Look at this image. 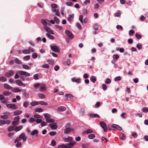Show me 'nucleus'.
I'll use <instances>...</instances> for the list:
<instances>
[{"label": "nucleus", "mask_w": 148, "mask_h": 148, "mask_svg": "<svg viewBox=\"0 0 148 148\" xmlns=\"http://www.w3.org/2000/svg\"><path fill=\"white\" fill-rule=\"evenodd\" d=\"M22 112V110H16L14 112V114L15 115H19L21 114Z\"/></svg>", "instance_id": "18"}, {"label": "nucleus", "mask_w": 148, "mask_h": 148, "mask_svg": "<svg viewBox=\"0 0 148 148\" xmlns=\"http://www.w3.org/2000/svg\"><path fill=\"white\" fill-rule=\"evenodd\" d=\"M6 107L8 108H10L13 110H16L18 108L15 104L13 103L8 104L6 105Z\"/></svg>", "instance_id": "3"}, {"label": "nucleus", "mask_w": 148, "mask_h": 148, "mask_svg": "<svg viewBox=\"0 0 148 148\" xmlns=\"http://www.w3.org/2000/svg\"><path fill=\"white\" fill-rule=\"evenodd\" d=\"M14 92H19L21 91V90L19 89L18 88H16L14 89Z\"/></svg>", "instance_id": "48"}, {"label": "nucleus", "mask_w": 148, "mask_h": 148, "mask_svg": "<svg viewBox=\"0 0 148 148\" xmlns=\"http://www.w3.org/2000/svg\"><path fill=\"white\" fill-rule=\"evenodd\" d=\"M76 142L75 141L73 142H71L68 144H67L68 147L69 148H71V147L74 146L76 144Z\"/></svg>", "instance_id": "11"}, {"label": "nucleus", "mask_w": 148, "mask_h": 148, "mask_svg": "<svg viewBox=\"0 0 148 148\" xmlns=\"http://www.w3.org/2000/svg\"><path fill=\"white\" fill-rule=\"evenodd\" d=\"M142 110L144 112H148V108L146 107H144L142 109Z\"/></svg>", "instance_id": "51"}, {"label": "nucleus", "mask_w": 148, "mask_h": 148, "mask_svg": "<svg viewBox=\"0 0 148 148\" xmlns=\"http://www.w3.org/2000/svg\"><path fill=\"white\" fill-rule=\"evenodd\" d=\"M44 115L45 117V118L46 120L50 118V117L49 114L47 113H45L44 114Z\"/></svg>", "instance_id": "33"}, {"label": "nucleus", "mask_w": 148, "mask_h": 148, "mask_svg": "<svg viewBox=\"0 0 148 148\" xmlns=\"http://www.w3.org/2000/svg\"><path fill=\"white\" fill-rule=\"evenodd\" d=\"M135 36L138 39H140L142 38V37L141 35L138 34V33L136 34Z\"/></svg>", "instance_id": "43"}, {"label": "nucleus", "mask_w": 148, "mask_h": 148, "mask_svg": "<svg viewBox=\"0 0 148 148\" xmlns=\"http://www.w3.org/2000/svg\"><path fill=\"white\" fill-rule=\"evenodd\" d=\"M137 47L139 50H140L142 48V46L140 44L138 43L137 45Z\"/></svg>", "instance_id": "64"}, {"label": "nucleus", "mask_w": 148, "mask_h": 148, "mask_svg": "<svg viewBox=\"0 0 148 148\" xmlns=\"http://www.w3.org/2000/svg\"><path fill=\"white\" fill-rule=\"evenodd\" d=\"M73 138L69 136L68 138H65L64 139V141L66 142H70L72 141Z\"/></svg>", "instance_id": "12"}, {"label": "nucleus", "mask_w": 148, "mask_h": 148, "mask_svg": "<svg viewBox=\"0 0 148 148\" xmlns=\"http://www.w3.org/2000/svg\"><path fill=\"white\" fill-rule=\"evenodd\" d=\"M54 20L55 22V21L57 24H59L60 22V20L59 19L56 17H54Z\"/></svg>", "instance_id": "35"}, {"label": "nucleus", "mask_w": 148, "mask_h": 148, "mask_svg": "<svg viewBox=\"0 0 148 148\" xmlns=\"http://www.w3.org/2000/svg\"><path fill=\"white\" fill-rule=\"evenodd\" d=\"M18 73L20 75H24L25 77L29 76L30 74L28 73L22 71H19L18 72Z\"/></svg>", "instance_id": "4"}, {"label": "nucleus", "mask_w": 148, "mask_h": 148, "mask_svg": "<svg viewBox=\"0 0 148 148\" xmlns=\"http://www.w3.org/2000/svg\"><path fill=\"white\" fill-rule=\"evenodd\" d=\"M46 87L45 86V85H42L41 84L40 86V92H42L43 91H45L46 90Z\"/></svg>", "instance_id": "9"}, {"label": "nucleus", "mask_w": 148, "mask_h": 148, "mask_svg": "<svg viewBox=\"0 0 148 148\" xmlns=\"http://www.w3.org/2000/svg\"><path fill=\"white\" fill-rule=\"evenodd\" d=\"M71 80L73 82H76L77 83H80L81 82V79L79 78L76 79V78L74 77L71 78Z\"/></svg>", "instance_id": "8"}, {"label": "nucleus", "mask_w": 148, "mask_h": 148, "mask_svg": "<svg viewBox=\"0 0 148 148\" xmlns=\"http://www.w3.org/2000/svg\"><path fill=\"white\" fill-rule=\"evenodd\" d=\"M50 47L51 50L55 52H60V48L59 47L57 46H51Z\"/></svg>", "instance_id": "1"}, {"label": "nucleus", "mask_w": 148, "mask_h": 148, "mask_svg": "<svg viewBox=\"0 0 148 148\" xmlns=\"http://www.w3.org/2000/svg\"><path fill=\"white\" fill-rule=\"evenodd\" d=\"M113 59L117 60L119 58V56L117 54L114 55L113 56Z\"/></svg>", "instance_id": "41"}, {"label": "nucleus", "mask_w": 148, "mask_h": 148, "mask_svg": "<svg viewBox=\"0 0 148 148\" xmlns=\"http://www.w3.org/2000/svg\"><path fill=\"white\" fill-rule=\"evenodd\" d=\"M46 36H47L49 38L53 40V39L54 38V37L53 36L51 35L48 33H47L46 34Z\"/></svg>", "instance_id": "26"}, {"label": "nucleus", "mask_w": 148, "mask_h": 148, "mask_svg": "<svg viewBox=\"0 0 148 148\" xmlns=\"http://www.w3.org/2000/svg\"><path fill=\"white\" fill-rule=\"evenodd\" d=\"M100 5L98 3L95 4L94 5V8L95 9L97 10L99 8Z\"/></svg>", "instance_id": "34"}, {"label": "nucleus", "mask_w": 148, "mask_h": 148, "mask_svg": "<svg viewBox=\"0 0 148 148\" xmlns=\"http://www.w3.org/2000/svg\"><path fill=\"white\" fill-rule=\"evenodd\" d=\"M47 61L49 64L52 65L54 63V61L52 59H48Z\"/></svg>", "instance_id": "39"}, {"label": "nucleus", "mask_w": 148, "mask_h": 148, "mask_svg": "<svg viewBox=\"0 0 148 148\" xmlns=\"http://www.w3.org/2000/svg\"><path fill=\"white\" fill-rule=\"evenodd\" d=\"M126 138L125 135L123 133H121V139L122 140H124Z\"/></svg>", "instance_id": "36"}, {"label": "nucleus", "mask_w": 148, "mask_h": 148, "mask_svg": "<svg viewBox=\"0 0 148 148\" xmlns=\"http://www.w3.org/2000/svg\"><path fill=\"white\" fill-rule=\"evenodd\" d=\"M14 74V72L12 70H10L9 72L6 73L5 74V76L7 77H9Z\"/></svg>", "instance_id": "6"}, {"label": "nucleus", "mask_w": 148, "mask_h": 148, "mask_svg": "<svg viewBox=\"0 0 148 148\" xmlns=\"http://www.w3.org/2000/svg\"><path fill=\"white\" fill-rule=\"evenodd\" d=\"M23 68V69H30V67H29L27 65H24L23 64L22 65Z\"/></svg>", "instance_id": "42"}, {"label": "nucleus", "mask_w": 148, "mask_h": 148, "mask_svg": "<svg viewBox=\"0 0 148 148\" xmlns=\"http://www.w3.org/2000/svg\"><path fill=\"white\" fill-rule=\"evenodd\" d=\"M135 33V31L133 29H131L129 31V34L130 36L132 35Z\"/></svg>", "instance_id": "49"}, {"label": "nucleus", "mask_w": 148, "mask_h": 148, "mask_svg": "<svg viewBox=\"0 0 148 148\" xmlns=\"http://www.w3.org/2000/svg\"><path fill=\"white\" fill-rule=\"evenodd\" d=\"M120 16V12L119 11L117 13H115L114 14V16L115 17H119Z\"/></svg>", "instance_id": "61"}, {"label": "nucleus", "mask_w": 148, "mask_h": 148, "mask_svg": "<svg viewBox=\"0 0 148 148\" xmlns=\"http://www.w3.org/2000/svg\"><path fill=\"white\" fill-rule=\"evenodd\" d=\"M112 127L113 128H115L116 130H118L119 131H121L122 130V128L121 127L116 124H113L112 125Z\"/></svg>", "instance_id": "7"}, {"label": "nucleus", "mask_w": 148, "mask_h": 148, "mask_svg": "<svg viewBox=\"0 0 148 148\" xmlns=\"http://www.w3.org/2000/svg\"><path fill=\"white\" fill-rule=\"evenodd\" d=\"M99 124L101 127L103 129L104 131L105 132H107L108 129L106 123L103 121H102L100 122Z\"/></svg>", "instance_id": "2"}, {"label": "nucleus", "mask_w": 148, "mask_h": 148, "mask_svg": "<svg viewBox=\"0 0 148 148\" xmlns=\"http://www.w3.org/2000/svg\"><path fill=\"white\" fill-rule=\"evenodd\" d=\"M121 77L120 76H119L117 77H116L114 78V80L115 81H119V80H121Z\"/></svg>", "instance_id": "60"}, {"label": "nucleus", "mask_w": 148, "mask_h": 148, "mask_svg": "<svg viewBox=\"0 0 148 148\" xmlns=\"http://www.w3.org/2000/svg\"><path fill=\"white\" fill-rule=\"evenodd\" d=\"M17 84L19 86L23 85V83L20 80H17L15 81Z\"/></svg>", "instance_id": "21"}, {"label": "nucleus", "mask_w": 148, "mask_h": 148, "mask_svg": "<svg viewBox=\"0 0 148 148\" xmlns=\"http://www.w3.org/2000/svg\"><path fill=\"white\" fill-rule=\"evenodd\" d=\"M30 57L29 55L26 56L23 58V60L26 61L30 59Z\"/></svg>", "instance_id": "38"}, {"label": "nucleus", "mask_w": 148, "mask_h": 148, "mask_svg": "<svg viewBox=\"0 0 148 148\" xmlns=\"http://www.w3.org/2000/svg\"><path fill=\"white\" fill-rule=\"evenodd\" d=\"M90 117L93 118L97 117L98 118H100V116L97 114H94L93 113L90 114H89Z\"/></svg>", "instance_id": "13"}, {"label": "nucleus", "mask_w": 148, "mask_h": 148, "mask_svg": "<svg viewBox=\"0 0 148 148\" xmlns=\"http://www.w3.org/2000/svg\"><path fill=\"white\" fill-rule=\"evenodd\" d=\"M88 138L90 139H92L95 137V135L94 134H90L88 135Z\"/></svg>", "instance_id": "28"}, {"label": "nucleus", "mask_w": 148, "mask_h": 148, "mask_svg": "<svg viewBox=\"0 0 148 148\" xmlns=\"http://www.w3.org/2000/svg\"><path fill=\"white\" fill-rule=\"evenodd\" d=\"M43 111V110L41 108H38L35 110L36 112H41Z\"/></svg>", "instance_id": "47"}, {"label": "nucleus", "mask_w": 148, "mask_h": 148, "mask_svg": "<svg viewBox=\"0 0 148 148\" xmlns=\"http://www.w3.org/2000/svg\"><path fill=\"white\" fill-rule=\"evenodd\" d=\"M37 56L38 55L36 53H34L32 55V57L34 59H36L37 58Z\"/></svg>", "instance_id": "52"}, {"label": "nucleus", "mask_w": 148, "mask_h": 148, "mask_svg": "<svg viewBox=\"0 0 148 148\" xmlns=\"http://www.w3.org/2000/svg\"><path fill=\"white\" fill-rule=\"evenodd\" d=\"M38 131L37 130H34L31 134L32 136H34L36 134H38Z\"/></svg>", "instance_id": "20"}, {"label": "nucleus", "mask_w": 148, "mask_h": 148, "mask_svg": "<svg viewBox=\"0 0 148 148\" xmlns=\"http://www.w3.org/2000/svg\"><path fill=\"white\" fill-rule=\"evenodd\" d=\"M42 67L44 68L48 69L49 68V66L47 64H46L42 66Z\"/></svg>", "instance_id": "50"}, {"label": "nucleus", "mask_w": 148, "mask_h": 148, "mask_svg": "<svg viewBox=\"0 0 148 148\" xmlns=\"http://www.w3.org/2000/svg\"><path fill=\"white\" fill-rule=\"evenodd\" d=\"M71 131V128H66L64 130V133L65 134H67L70 132Z\"/></svg>", "instance_id": "16"}, {"label": "nucleus", "mask_w": 148, "mask_h": 148, "mask_svg": "<svg viewBox=\"0 0 148 148\" xmlns=\"http://www.w3.org/2000/svg\"><path fill=\"white\" fill-rule=\"evenodd\" d=\"M65 33L66 34L70 39H72L73 38V36L72 34L69 30H66L65 31Z\"/></svg>", "instance_id": "5"}, {"label": "nucleus", "mask_w": 148, "mask_h": 148, "mask_svg": "<svg viewBox=\"0 0 148 148\" xmlns=\"http://www.w3.org/2000/svg\"><path fill=\"white\" fill-rule=\"evenodd\" d=\"M51 7L53 8H56L58 7V5L55 3L52 4L51 5Z\"/></svg>", "instance_id": "45"}, {"label": "nucleus", "mask_w": 148, "mask_h": 148, "mask_svg": "<svg viewBox=\"0 0 148 148\" xmlns=\"http://www.w3.org/2000/svg\"><path fill=\"white\" fill-rule=\"evenodd\" d=\"M52 11L53 12H56V14L57 16H60V13L58 9H52Z\"/></svg>", "instance_id": "15"}, {"label": "nucleus", "mask_w": 148, "mask_h": 148, "mask_svg": "<svg viewBox=\"0 0 148 148\" xmlns=\"http://www.w3.org/2000/svg\"><path fill=\"white\" fill-rule=\"evenodd\" d=\"M20 119V117L19 116H17L14 118V120L17 122H18Z\"/></svg>", "instance_id": "62"}, {"label": "nucleus", "mask_w": 148, "mask_h": 148, "mask_svg": "<svg viewBox=\"0 0 148 148\" xmlns=\"http://www.w3.org/2000/svg\"><path fill=\"white\" fill-rule=\"evenodd\" d=\"M51 144L52 146H54L56 144V142L54 140H52L51 141Z\"/></svg>", "instance_id": "57"}, {"label": "nucleus", "mask_w": 148, "mask_h": 148, "mask_svg": "<svg viewBox=\"0 0 148 148\" xmlns=\"http://www.w3.org/2000/svg\"><path fill=\"white\" fill-rule=\"evenodd\" d=\"M7 79L4 77H0V81L2 82H4L6 81Z\"/></svg>", "instance_id": "40"}, {"label": "nucleus", "mask_w": 148, "mask_h": 148, "mask_svg": "<svg viewBox=\"0 0 148 148\" xmlns=\"http://www.w3.org/2000/svg\"><path fill=\"white\" fill-rule=\"evenodd\" d=\"M44 29L47 32L50 29V27L47 26H45L44 27Z\"/></svg>", "instance_id": "46"}, {"label": "nucleus", "mask_w": 148, "mask_h": 148, "mask_svg": "<svg viewBox=\"0 0 148 148\" xmlns=\"http://www.w3.org/2000/svg\"><path fill=\"white\" fill-rule=\"evenodd\" d=\"M5 115H1L0 117L3 119H7L9 118V115H5V113L4 114Z\"/></svg>", "instance_id": "17"}, {"label": "nucleus", "mask_w": 148, "mask_h": 148, "mask_svg": "<svg viewBox=\"0 0 148 148\" xmlns=\"http://www.w3.org/2000/svg\"><path fill=\"white\" fill-rule=\"evenodd\" d=\"M4 86L5 88L7 89L10 90L12 89V87L7 84H5L4 85Z\"/></svg>", "instance_id": "19"}, {"label": "nucleus", "mask_w": 148, "mask_h": 148, "mask_svg": "<svg viewBox=\"0 0 148 148\" xmlns=\"http://www.w3.org/2000/svg\"><path fill=\"white\" fill-rule=\"evenodd\" d=\"M73 97V96L72 95L69 94H66L65 95V98L67 99H68L69 98H71Z\"/></svg>", "instance_id": "24"}, {"label": "nucleus", "mask_w": 148, "mask_h": 148, "mask_svg": "<svg viewBox=\"0 0 148 148\" xmlns=\"http://www.w3.org/2000/svg\"><path fill=\"white\" fill-rule=\"evenodd\" d=\"M83 16L82 15H80L79 17V19L82 23H83Z\"/></svg>", "instance_id": "58"}, {"label": "nucleus", "mask_w": 148, "mask_h": 148, "mask_svg": "<svg viewBox=\"0 0 148 148\" xmlns=\"http://www.w3.org/2000/svg\"><path fill=\"white\" fill-rule=\"evenodd\" d=\"M38 102V104H39L40 105H45V106H47L48 105V103H47L45 102V101H39Z\"/></svg>", "instance_id": "22"}, {"label": "nucleus", "mask_w": 148, "mask_h": 148, "mask_svg": "<svg viewBox=\"0 0 148 148\" xmlns=\"http://www.w3.org/2000/svg\"><path fill=\"white\" fill-rule=\"evenodd\" d=\"M57 133L56 132H51L49 133V134L50 136H54L56 135Z\"/></svg>", "instance_id": "56"}, {"label": "nucleus", "mask_w": 148, "mask_h": 148, "mask_svg": "<svg viewBox=\"0 0 148 148\" xmlns=\"http://www.w3.org/2000/svg\"><path fill=\"white\" fill-rule=\"evenodd\" d=\"M14 61L17 64H22V62L17 58H16L14 60Z\"/></svg>", "instance_id": "25"}, {"label": "nucleus", "mask_w": 148, "mask_h": 148, "mask_svg": "<svg viewBox=\"0 0 148 148\" xmlns=\"http://www.w3.org/2000/svg\"><path fill=\"white\" fill-rule=\"evenodd\" d=\"M25 135L24 133H22L19 135V138L20 139H23L25 137Z\"/></svg>", "instance_id": "32"}, {"label": "nucleus", "mask_w": 148, "mask_h": 148, "mask_svg": "<svg viewBox=\"0 0 148 148\" xmlns=\"http://www.w3.org/2000/svg\"><path fill=\"white\" fill-rule=\"evenodd\" d=\"M31 105L32 106H34L38 104V101H33L32 102Z\"/></svg>", "instance_id": "30"}, {"label": "nucleus", "mask_w": 148, "mask_h": 148, "mask_svg": "<svg viewBox=\"0 0 148 148\" xmlns=\"http://www.w3.org/2000/svg\"><path fill=\"white\" fill-rule=\"evenodd\" d=\"M49 126H50L51 128L52 129H55L57 128V126L56 125V123H54V124L51 125V124H49Z\"/></svg>", "instance_id": "14"}, {"label": "nucleus", "mask_w": 148, "mask_h": 148, "mask_svg": "<svg viewBox=\"0 0 148 148\" xmlns=\"http://www.w3.org/2000/svg\"><path fill=\"white\" fill-rule=\"evenodd\" d=\"M28 104L29 102L27 101H25L24 103L23 106L24 107L26 108L28 107Z\"/></svg>", "instance_id": "54"}, {"label": "nucleus", "mask_w": 148, "mask_h": 148, "mask_svg": "<svg viewBox=\"0 0 148 148\" xmlns=\"http://www.w3.org/2000/svg\"><path fill=\"white\" fill-rule=\"evenodd\" d=\"M90 80L92 82L95 83L96 80V79L95 76H92L90 77Z\"/></svg>", "instance_id": "27"}, {"label": "nucleus", "mask_w": 148, "mask_h": 148, "mask_svg": "<svg viewBox=\"0 0 148 148\" xmlns=\"http://www.w3.org/2000/svg\"><path fill=\"white\" fill-rule=\"evenodd\" d=\"M14 129V127L13 126H10L8 128V130L9 131H12Z\"/></svg>", "instance_id": "59"}, {"label": "nucleus", "mask_w": 148, "mask_h": 148, "mask_svg": "<svg viewBox=\"0 0 148 148\" xmlns=\"http://www.w3.org/2000/svg\"><path fill=\"white\" fill-rule=\"evenodd\" d=\"M22 127L23 126L22 125H20L18 127H16L15 128V131L16 132H18L22 128Z\"/></svg>", "instance_id": "23"}, {"label": "nucleus", "mask_w": 148, "mask_h": 148, "mask_svg": "<svg viewBox=\"0 0 148 148\" xmlns=\"http://www.w3.org/2000/svg\"><path fill=\"white\" fill-rule=\"evenodd\" d=\"M102 87L103 90L104 91L106 90L107 89V87L106 86V84H103V85H102Z\"/></svg>", "instance_id": "53"}, {"label": "nucleus", "mask_w": 148, "mask_h": 148, "mask_svg": "<svg viewBox=\"0 0 148 148\" xmlns=\"http://www.w3.org/2000/svg\"><path fill=\"white\" fill-rule=\"evenodd\" d=\"M22 52L23 53L25 54L30 53V52L29 50L27 49L23 50L22 51Z\"/></svg>", "instance_id": "37"}, {"label": "nucleus", "mask_w": 148, "mask_h": 148, "mask_svg": "<svg viewBox=\"0 0 148 148\" xmlns=\"http://www.w3.org/2000/svg\"><path fill=\"white\" fill-rule=\"evenodd\" d=\"M41 84L40 83L35 84H34V87L36 89L38 88L41 85Z\"/></svg>", "instance_id": "31"}, {"label": "nucleus", "mask_w": 148, "mask_h": 148, "mask_svg": "<svg viewBox=\"0 0 148 148\" xmlns=\"http://www.w3.org/2000/svg\"><path fill=\"white\" fill-rule=\"evenodd\" d=\"M54 121V120L52 119H50V118L49 119H46V121L47 123H51V122H53Z\"/></svg>", "instance_id": "44"}, {"label": "nucleus", "mask_w": 148, "mask_h": 148, "mask_svg": "<svg viewBox=\"0 0 148 148\" xmlns=\"http://www.w3.org/2000/svg\"><path fill=\"white\" fill-rule=\"evenodd\" d=\"M121 116L123 119H125L127 117L126 114V113H123L122 114H121Z\"/></svg>", "instance_id": "63"}, {"label": "nucleus", "mask_w": 148, "mask_h": 148, "mask_svg": "<svg viewBox=\"0 0 148 148\" xmlns=\"http://www.w3.org/2000/svg\"><path fill=\"white\" fill-rule=\"evenodd\" d=\"M57 110L60 112H63L66 110V108L62 106H60L58 108Z\"/></svg>", "instance_id": "10"}, {"label": "nucleus", "mask_w": 148, "mask_h": 148, "mask_svg": "<svg viewBox=\"0 0 148 148\" xmlns=\"http://www.w3.org/2000/svg\"><path fill=\"white\" fill-rule=\"evenodd\" d=\"M38 96L39 98L40 99H44L45 98V96L42 93L38 94Z\"/></svg>", "instance_id": "29"}, {"label": "nucleus", "mask_w": 148, "mask_h": 148, "mask_svg": "<svg viewBox=\"0 0 148 148\" xmlns=\"http://www.w3.org/2000/svg\"><path fill=\"white\" fill-rule=\"evenodd\" d=\"M66 4L69 6H72L73 5V3L71 2H66Z\"/></svg>", "instance_id": "55"}]
</instances>
